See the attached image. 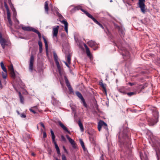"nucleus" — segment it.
I'll return each mask as SVG.
<instances>
[{
	"label": "nucleus",
	"instance_id": "1",
	"mask_svg": "<svg viewBox=\"0 0 160 160\" xmlns=\"http://www.w3.org/2000/svg\"><path fill=\"white\" fill-rule=\"evenodd\" d=\"M128 129L127 128H122L118 134V139L119 142L123 144L129 143L130 139L128 136Z\"/></svg>",
	"mask_w": 160,
	"mask_h": 160
},
{
	"label": "nucleus",
	"instance_id": "2",
	"mask_svg": "<svg viewBox=\"0 0 160 160\" xmlns=\"http://www.w3.org/2000/svg\"><path fill=\"white\" fill-rule=\"evenodd\" d=\"M152 111L153 118L148 119V125L152 126L155 124L158 121V113L156 108H153L151 109Z\"/></svg>",
	"mask_w": 160,
	"mask_h": 160
},
{
	"label": "nucleus",
	"instance_id": "3",
	"mask_svg": "<svg viewBox=\"0 0 160 160\" xmlns=\"http://www.w3.org/2000/svg\"><path fill=\"white\" fill-rule=\"evenodd\" d=\"M75 8L76 9L77 8V10H81V11H82L83 12H84V13L87 16H88L90 18H91L95 23L99 25L102 29L104 28L103 27L100 23L95 18H94L88 12L85 10H84L82 8L81 6H79L78 7Z\"/></svg>",
	"mask_w": 160,
	"mask_h": 160
},
{
	"label": "nucleus",
	"instance_id": "4",
	"mask_svg": "<svg viewBox=\"0 0 160 160\" xmlns=\"http://www.w3.org/2000/svg\"><path fill=\"white\" fill-rule=\"evenodd\" d=\"M22 29L24 31H32L38 34L39 38L40 39V32L36 29L30 27L22 26Z\"/></svg>",
	"mask_w": 160,
	"mask_h": 160
},
{
	"label": "nucleus",
	"instance_id": "5",
	"mask_svg": "<svg viewBox=\"0 0 160 160\" xmlns=\"http://www.w3.org/2000/svg\"><path fill=\"white\" fill-rule=\"evenodd\" d=\"M145 2V0H139V7L140 8L142 12L143 13H145L146 12Z\"/></svg>",
	"mask_w": 160,
	"mask_h": 160
},
{
	"label": "nucleus",
	"instance_id": "6",
	"mask_svg": "<svg viewBox=\"0 0 160 160\" xmlns=\"http://www.w3.org/2000/svg\"><path fill=\"white\" fill-rule=\"evenodd\" d=\"M9 69L10 72V75L11 77L13 79H15L16 78V74L12 65L9 67Z\"/></svg>",
	"mask_w": 160,
	"mask_h": 160
},
{
	"label": "nucleus",
	"instance_id": "7",
	"mask_svg": "<svg viewBox=\"0 0 160 160\" xmlns=\"http://www.w3.org/2000/svg\"><path fill=\"white\" fill-rule=\"evenodd\" d=\"M34 61V57L33 55L32 54L30 56V59L29 64V70L32 72L33 70V65Z\"/></svg>",
	"mask_w": 160,
	"mask_h": 160
},
{
	"label": "nucleus",
	"instance_id": "8",
	"mask_svg": "<svg viewBox=\"0 0 160 160\" xmlns=\"http://www.w3.org/2000/svg\"><path fill=\"white\" fill-rule=\"evenodd\" d=\"M6 41L5 39L2 37V33L0 32V43L3 49H4L6 45Z\"/></svg>",
	"mask_w": 160,
	"mask_h": 160
},
{
	"label": "nucleus",
	"instance_id": "9",
	"mask_svg": "<svg viewBox=\"0 0 160 160\" xmlns=\"http://www.w3.org/2000/svg\"><path fill=\"white\" fill-rule=\"evenodd\" d=\"M64 79L67 86L68 88L69 91L71 92H73V89L72 88L69 81L66 76H64Z\"/></svg>",
	"mask_w": 160,
	"mask_h": 160
},
{
	"label": "nucleus",
	"instance_id": "10",
	"mask_svg": "<svg viewBox=\"0 0 160 160\" xmlns=\"http://www.w3.org/2000/svg\"><path fill=\"white\" fill-rule=\"evenodd\" d=\"M53 56H54V59L55 61L57 68L59 72L61 69V67H60V65L59 64V62L58 60V56H57V54L55 53H53Z\"/></svg>",
	"mask_w": 160,
	"mask_h": 160
},
{
	"label": "nucleus",
	"instance_id": "11",
	"mask_svg": "<svg viewBox=\"0 0 160 160\" xmlns=\"http://www.w3.org/2000/svg\"><path fill=\"white\" fill-rule=\"evenodd\" d=\"M59 27V26H57L53 28L52 36L53 37H57Z\"/></svg>",
	"mask_w": 160,
	"mask_h": 160
},
{
	"label": "nucleus",
	"instance_id": "12",
	"mask_svg": "<svg viewBox=\"0 0 160 160\" xmlns=\"http://www.w3.org/2000/svg\"><path fill=\"white\" fill-rule=\"evenodd\" d=\"M104 125H106V123L103 121L100 120L98 123V131L100 132L101 129L102 127H103Z\"/></svg>",
	"mask_w": 160,
	"mask_h": 160
},
{
	"label": "nucleus",
	"instance_id": "13",
	"mask_svg": "<svg viewBox=\"0 0 160 160\" xmlns=\"http://www.w3.org/2000/svg\"><path fill=\"white\" fill-rule=\"evenodd\" d=\"M58 124L64 130L67 132L69 134H70V132L68 131L67 128L60 121H58Z\"/></svg>",
	"mask_w": 160,
	"mask_h": 160
},
{
	"label": "nucleus",
	"instance_id": "14",
	"mask_svg": "<svg viewBox=\"0 0 160 160\" xmlns=\"http://www.w3.org/2000/svg\"><path fill=\"white\" fill-rule=\"evenodd\" d=\"M42 38L44 40V42L45 44L46 52L47 54H48V41L45 37L44 36H42Z\"/></svg>",
	"mask_w": 160,
	"mask_h": 160
},
{
	"label": "nucleus",
	"instance_id": "15",
	"mask_svg": "<svg viewBox=\"0 0 160 160\" xmlns=\"http://www.w3.org/2000/svg\"><path fill=\"white\" fill-rule=\"evenodd\" d=\"M61 22L64 25H65V27H64V29L65 30L66 32L67 33H68V24L67 22L65 20H62Z\"/></svg>",
	"mask_w": 160,
	"mask_h": 160
},
{
	"label": "nucleus",
	"instance_id": "16",
	"mask_svg": "<svg viewBox=\"0 0 160 160\" xmlns=\"http://www.w3.org/2000/svg\"><path fill=\"white\" fill-rule=\"evenodd\" d=\"M84 46L86 49V52L87 54V55L89 57H90L91 56V54L90 51V50H89V49L87 46L86 45V44H84Z\"/></svg>",
	"mask_w": 160,
	"mask_h": 160
},
{
	"label": "nucleus",
	"instance_id": "17",
	"mask_svg": "<svg viewBox=\"0 0 160 160\" xmlns=\"http://www.w3.org/2000/svg\"><path fill=\"white\" fill-rule=\"evenodd\" d=\"M48 1H46L45 2V5H44V9L45 12H46L47 14H48Z\"/></svg>",
	"mask_w": 160,
	"mask_h": 160
},
{
	"label": "nucleus",
	"instance_id": "18",
	"mask_svg": "<svg viewBox=\"0 0 160 160\" xmlns=\"http://www.w3.org/2000/svg\"><path fill=\"white\" fill-rule=\"evenodd\" d=\"M52 142L54 144L55 146V148L56 149V150H57V153L58 154H60V149H59V147H58L57 144L56 143V142L55 141L54 142Z\"/></svg>",
	"mask_w": 160,
	"mask_h": 160
},
{
	"label": "nucleus",
	"instance_id": "19",
	"mask_svg": "<svg viewBox=\"0 0 160 160\" xmlns=\"http://www.w3.org/2000/svg\"><path fill=\"white\" fill-rule=\"evenodd\" d=\"M100 85L102 88L103 91L105 92V94L107 95V90L105 85L103 84L102 82H101L99 83Z\"/></svg>",
	"mask_w": 160,
	"mask_h": 160
},
{
	"label": "nucleus",
	"instance_id": "20",
	"mask_svg": "<svg viewBox=\"0 0 160 160\" xmlns=\"http://www.w3.org/2000/svg\"><path fill=\"white\" fill-rule=\"evenodd\" d=\"M78 124L80 127L81 131L83 132L84 131V128L80 120H79L78 121Z\"/></svg>",
	"mask_w": 160,
	"mask_h": 160
},
{
	"label": "nucleus",
	"instance_id": "21",
	"mask_svg": "<svg viewBox=\"0 0 160 160\" xmlns=\"http://www.w3.org/2000/svg\"><path fill=\"white\" fill-rule=\"evenodd\" d=\"M5 8L7 9V19L11 18L10 12L9 11L8 6L7 5H5Z\"/></svg>",
	"mask_w": 160,
	"mask_h": 160
},
{
	"label": "nucleus",
	"instance_id": "22",
	"mask_svg": "<svg viewBox=\"0 0 160 160\" xmlns=\"http://www.w3.org/2000/svg\"><path fill=\"white\" fill-rule=\"evenodd\" d=\"M76 95L77 96L82 100L84 99V98L82 97V94L81 93L78 91L76 93Z\"/></svg>",
	"mask_w": 160,
	"mask_h": 160
},
{
	"label": "nucleus",
	"instance_id": "23",
	"mask_svg": "<svg viewBox=\"0 0 160 160\" xmlns=\"http://www.w3.org/2000/svg\"><path fill=\"white\" fill-rule=\"evenodd\" d=\"M79 141L81 146H82L83 150L85 151V147L84 144V143L82 139H79Z\"/></svg>",
	"mask_w": 160,
	"mask_h": 160
},
{
	"label": "nucleus",
	"instance_id": "24",
	"mask_svg": "<svg viewBox=\"0 0 160 160\" xmlns=\"http://www.w3.org/2000/svg\"><path fill=\"white\" fill-rule=\"evenodd\" d=\"M0 65H1V67L2 69L5 72H7V69H6V68L5 67L4 65L2 62H1Z\"/></svg>",
	"mask_w": 160,
	"mask_h": 160
},
{
	"label": "nucleus",
	"instance_id": "25",
	"mask_svg": "<svg viewBox=\"0 0 160 160\" xmlns=\"http://www.w3.org/2000/svg\"><path fill=\"white\" fill-rule=\"evenodd\" d=\"M50 132L52 136V141L54 142L55 140V136L54 133V132L52 129L50 130Z\"/></svg>",
	"mask_w": 160,
	"mask_h": 160
},
{
	"label": "nucleus",
	"instance_id": "26",
	"mask_svg": "<svg viewBox=\"0 0 160 160\" xmlns=\"http://www.w3.org/2000/svg\"><path fill=\"white\" fill-rule=\"evenodd\" d=\"M71 56L70 54H68V55H67L66 57L67 62L69 64H70L71 63Z\"/></svg>",
	"mask_w": 160,
	"mask_h": 160
},
{
	"label": "nucleus",
	"instance_id": "27",
	"mask_svg": "<svg viewBox=\"0 0 160 160\" xmlns=\"http://www.w3.org/2000/svg\"><path fill=\"white\" fill-rule=\"evenodd\" d=\"M20 99V102L21 103H23L24 102V98L21 95V94L20 92L19 93Z\"/></svg>",
	"mask_w": 160,
	"mask_h": 160
},
{
	"label": "nucleus",
	"instance_id": "28",
	"mask_svg": "<svg viewBox=\"0 0 160 160\" xmlns=\"http://www.w3.org/2000/svg\"><path fill=\"white\" fill-rule=\"evenodd\" d=\"M89 45L91 47H92L95 45V43L94 42L91 41L88 42Z\"/></svg>",
	"mask_w": 160,
	"mask_h": 160
},
{
	"label": "nucleus",
	"instance_id": "29",
	"mask_svg": "<svg viewBox=\"0 0 160 160\" xmlns=\"http://www.w3.org/2000/svg\"><path fill=\"white\" fill-rule=\"evenodd\" d=\"M117 28L118 29V31L120 32L121 34L123 35L124 32L123 30V29H122V28L118 26V27Z\"/></svg>",
	"mask_w": 160,
	"mask_h": 160
},
{
	"label": "nucleus",
	"instance_id": "30",
	"mask_svg": "<svg viewBox=\"0 0 160 160\" xmlns=\"http://www.w3.org/2000/svg\"><path fill=\"white\" fill-rule=\"evenodd\" d=\"M119 91L120 92L123 93L125 94H126V92L124 90V89L122 88H120L119 89Z\"/></svg>",
	"mask_w": 160,
	"mask_h": 160
},
{
	"label": "nucleus",
	"instance_id": "31",
	"mask_svg": "<svg viewBox=\"0 0 160 160\" xmlns=\"http://www.w3.org/2000/svg\"><path fill=\"white\" fill-rule=\"evenodd\" d=\"M2 76L3 78L6 79L7 77V72H5V73L2 72Z\"/></svg>",
	"mask_w": 160,
	"mask_h": 160
},
{
	"label": "nucleus",
	"instance_id": "32",
	"mask_svg": "<svg viewBox=\"0 0 160 160\" xmlns=\"http://www.w3.org/2000/svg\"><path fill=\"white\" fill-rule=\"evenodd\" d=\"M82 101V103H83V106H85V107L87 108V105L84 99H83V100H81Z\"/></svg>",
	"mask_w": 160,
	"mask_h": 160
},
{
	"label": "nucleus",
	"instance_id": "33",
	"mask_svg": "<svg viewBox=\"0 0 160 160\" xmlns=\"http://www.w3.org/2000/svg\"><path fill=\"white\" fill-rule=\"evenodd\" d=\"M135 94V92H130L126 93V94H127L129 96H131L132 95Z\"/></svg>",
	"mask_w": 160,
	"mask_h": 160
},
{
	"label": "nucleus",
	"instance_id": "34",
	"mask_svg": "<svg viewBox=\"0 0 160 160\" xmlns=\"http://www.w3.org/2000/svg\"><path fill=\"white\" fill-rule=\"evenodd\" d=\"M8 19V20L9 24L10 25V26H9V27L10 28L11 27V26L12 25V20H11V18Z\"/></svg>",
	"mask_w": 160,
	"mask_h": 160
},
{
	"label": "nucleus",
	"instance_id": "35",
	"mask_svg": "<svg viewBox=\"0 0 160 160\" xmlns=\"http://www.w3.org/2000/svg\"><path fill=\"white\" fill-rule=\"evenodd\" d=\"M71 144L72 145V147H73V148H76V144L75 142H73L72 144Z\"/></svg>",
	"mask_w": 160,
	"mask_h": 160
},
{
	"label": "nucleus",
	"instance_id": "36",
	"mask_svg": "<svg viewBox=\"0 0 160 160\" xmlns=\"http://www.w3.org/2000/svg\"><path fill=\"white\" fill-rule=\"evenodd\" d=\"M103 127L106 131H108V126L106 123V125H104Z\"/></svg>",
	"mask_w": 160,
	"mask_h": 160
},
{
	"label": "nucleus",
	"instance_id": "37",
	"mask_svg": "<svg viewBox=\"0 0 160 160\" xmlns=\"http://www.w3.org/2000/svg\"><path fill=\"white\" fill-rule=\"evenodd\" d=\"M29 110L31 112H32L33 113H36V111L33 108H30Z\"/></svg>",
	"mask_w": 160,
	"mask_h": 160
},
{
	"label": "nucleus",
	"instance_id": "38",
	"mask_svg": "<svg viewBox=\"0 0 160 160\" xmlns=\"http://www.w3.org/2000/svg\"><path fill=\"white\" fill-rule=\"evenodd\" d=\"M62 160H67L64 154H62Z\"/></svg>",
	"mask_w": 160,
	"mask_h": 160
},
{
	"label": "nucleus",
	"instance_id": "39",
	"mask_svg": "<svg viewBox=\"0 0 160 160\" xmlns=\"http://www.w3.org/2000/svg\"><path fill=\"white\" fill-rule=\"evenodd\" d=\"M61 138L62 141L65 142L66 141V139L62 135L61 136Z\"/></svg>",
	"mask_w": 160,
	"mask_h": 160
},
{
	"label": "nucleus",
	"instance_id": "40",
	"mask_svg": "<svg viewBox=\"0 0 160 160\" xmlns=\"http://www.w3.org/2000/svg\"><path fill=\"white\" fill-rule=\"evenodd\" d=\"M43 138H46L47 137V134H46V132L45 131L43 132Z\"/></svg>",
	"mask_w": 160,
	"mask_h": 160
},
{
	"label": "nucleus",
	"instance_id": "41",
	"mask_svg": "<svg viewBox=\"0 0 160 160\" xmlns=\"http://www.w3.org/2000/svg\"><path fill=\"white\" fill-rule=\"evenodd\" d=\"M69 142L71 144H72L73 142H74L75 141L72 139H70L69 140Z\"/></svg>",
	"mask_w": 160,
	"mask_h": 160
},
{
	"label": "nucleus",
	"instance_id": "42",
	"mask_svg": "<svg viewBox=\"0 0 160 160\" xmlns=\"http://www.w3.org/2000/svg\"><path fill=\"white\" fill-rule=\"evenodd\" d=\"M100 160H104L103 154H102L101 156L100 157Z\"/></svg>",
	"mask_w": 160,
	"mask_h": 160
},
{
	"label": "nucleus",
	"instance_id": "43",
	"mask_svg": "<svg viewBox=\"0 0 160 160\" xmlns=\"http://www.w3.org/2000/svg\"><path fill=\"white\" fill-rule=\"evenodd\" d=\"M21 117L22 118H25L26 117V115L25 114H21Z\"/></svg>",
	"mask_w": 160,
	"mask_h": 160
},
{
	"label": "nucleus",
	"instance_id": "44",
	"mask_svg": "<svg viewBox=\"0 0 160 160\" xmlns=\"http://www.w3.org/2000/svg\"><path fill=\"white\" fill-rule=\"evenodd\" d=\"M12 10V11L13 12H16V10H15V8L13 7V6L11 8Z\"/></svg>",
	"mask_w": 160,
	"mask_h": 160
},
{
	"label": "nucleus",
	"instance_id": "45",
	"mask_svg": "<svg viewBox=\"0 0 160 160\" xmlns=\"http://www.w3.org/2000/svg\"><path fill=\"white\" fill-rule=\"evenodd\" d=\"M38 43L39 46V52H40V40H39L38 41Z\"/></svg>",
	"mask_w": 160,
	"mask_h": 160
},
{
	"label": "nucleus",
	"instance_id": "46",
	"mask_svg": "<svg viewBox=\"0 0 160 160\" xmlns=\"http://www.w3.org/2000/svg\"><path fill=\"white\" fill-rule=\"evenodd\" d=\"M129 85L130 86H132L133 85H134L135 84L134 83H132V82H129L128 83Z\"/></svg>",
	"mask_w": 160,
	"mask_h": 160
},
{
	"label": "nucleus",
	"instance_id": "47",
	"mask_svg": "<svg viewBox=\"0 0 160 160\" xmlns=\"http://www.w3.org/2000/svg\"><path fill=\"white\" fill-rule=\"evenodd\" d=\"M66 137L69 140H70V139H71V138L68 135H66Z\"/></svg>",
	"mask_w": 160,
	"mask_h": 160
},
{
	"label": "nucleus",
	"instance_id": "48",
	"mask_svg": "<svg viewBox=\"0 0 160 160\" xmlns=\"http://www.w3.org/2000/svg\"><path fill=\"white\" fill-rule=\"evenodd\" d=\"M41 126H42L44 129H45L44 125L43 123L41 122Z\"/></svg>",
	"mask_w": 160,
	"mask_h": 160
},
{
	"label": "nucleus",
	"instance_id": "49",
	"mask_svg": "<svg viewBox=\"0 0 160 160\" xmlns=\"http://www.w3.org/2000/svg\"><path fill=\"white\" fill-rule=\"evenodd\" d=\"M17 15V12H13V16L14 17H15Z\"/></svg>",
	"mask_w": 160,
	"mask_h": 160
},
{
	"label": "nucleus",
	"instance_id": "50",
	"mask_svg": "<svg viewBox=\"0 0 160 160\" xmlns=\"http://www.w3.org/2000/svg\"><path fill=\"white\" fill-rule=\"evenodd\" d=\"M65 63L67 67H68V68H69V64L68 63H67V62H65Z\"/></svg>",
	"mask_w": 160,
	"mask_h": 160
},
{
	"label": "nucleus",
	"instance_id": "51",
	"mask_svg": "<svg viewBox=\"0 0 160 160\" xmlns=\"http://www.w3.org/2000/svg\"><path fill=\"white\" fill-rule=\"evenodd\" d=\"M31 154L32 156L34 157L35 156V154L33 152H32L31 153Z\"/></svg>",
	"mask_w": 160,
	"mask_h": 160
},
{
	"label": "nucleus",
	"instance_id": "52",
	"mask_svg": "<svg viewBox=\"0 0 160 160\" xmlns=\"http://www.w3.org/2000/svg\"><path fill=\"white\" fill-rule=\"evenodd\" d=\"M42 42H41V50L42 49Z\"/></svg>",
	"mask_w": 160,
	"mask_h": 160
},
{
	"label": "nucleus",
	"instance_id": "53",
	"mask_svg": "<svg viewBox=\"0 0 160 160\" xmlns=\"http://www.w3.org/2000/svg\"><path fill=\"white\" fill-rule=\"evenodd\" d=\"M63 148H64V149L65 151V152H66L67 150H66V149H65V147H63Z\"/></svg>",
	"mask_w": 160,
	"mask_h": 160
},
{
	"label": "nucleus",
	"instance_id": "54",
	"mask_svg": "<svg viewBox=\"0 0 160 160\" xmlns=\"http://www.w3.org/2000/svg\"><path fill=\"white\" fill-rule=\"evenodd\" d=\"M37 128H38V125H37Z\"/></svg>",
	"mask_w": 160,
	"mask_h": 160
},
{
	"label": "nucleus",
	"instance_id": "55",
	"mask_svg": "<svg viewBox=\"0 0 160 160\" xmlns=\"http://www.w3.org/2000/svg\"><path fill=\"white\" fill-rule=\"evenodd\" d=\"M17 112L18 114H19V112L18 111H17Z\"/></svg>",
	"mask_w": 160,
	"mask_h": 160
},
{
	"label": "nucleus",
	"instance_id": "56",
	"mask_svg": "<svg viewBox=\"0 0 160 160\" xmlns=\"http://www.w3.org/2000/svg\"><path fill=\"white\" fill-rule=\"evenodd\" d=\"M56 160H59V159H58L57 158H56Z\"/></svg>",
	"mask_w": 160,
	"mask_h": 160
},
{
	"label": "nucleus",
	"instance_id": "57",
	"mask_svg": "<svg viewBox=\"0 0 160 160\" xmlns=\"http://www.w3.org/2000/svg\"><path fill=\"white\" fill-rule=\"evenodd\" d=\"M17 22H18V23H19V21H18V20H17Z\"/></svg>",
	"mask_w": 160,
	"mask_h": 160
},
{
	"label": "nucleus",
	"instance_id": "58",
	"mask_svg": "<svg viewBox=\"0 0 160 160\" xmlns=\"http://www.w3.org/2000/svg\"><path fill=\"white\" fill-rule=\"evenodd\" d=\"M33 108V109H35V108H36L35 107H34V108Z\"/></svg>",
	"mask_w": 160,
	"mask_h": 160
},
{
	"label": "nucleus",
	"instance_id": "59",
	"mask_svg": "<svg viewBox=\"0 0 160 160\" xmlns=\"http://www.w3.org/2000/svg\"><path fill=\"white\" fill-rule=\"evenodd\" d=\"M131 0L132 1H133V0Z\"/></svg>",
	"mask_w": 160,
	"mask_h": 160
}]
</instances>
